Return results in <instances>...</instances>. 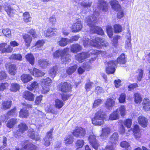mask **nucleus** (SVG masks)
I'll return each instance as SVG.
<instances>
[{"label":"nucleus","instance_id":"1","mask_svg":"<svg viewBox=\"0 0 150 150\" xmlns=\"http://www.w3.org/2000/svg\"><path fill=\"white\" fill-rule=\"evenodd\" d=\"M99 14L98 10L97 9H95L93 15L91 16H88L87 17L85 21L88 25L91 27L90 30L91 32L102 35L104 34V32L101 28L95 25Z\"/></svg>","mask_w":150,"mask_h":150},{"label":"nucleus","instance_id":"2","mask_svg":"<svg viewBox=\"0 0 150 150\" xmlns=\"http://www.w3.org/2000/svg\"><path fill=\"white\" fill-rule=\"evenodd\" d=\"M83 45L84 47L91 45L98 48H101V45L107 47L108 43L104 39L99 37L95 38L92 40L88 38H85L83 39Z\"/></svg>","mask_w":150,"mask_h":150},{"label":"nucleus","instance_id":"3","mask_svg":"<svg viewBox=\"0 0 150 150\" xmlns=\"http://www.w3.org/2000/svg\"><path fill=\"white\" fill-rule=\"evenodd\" d=\"M126 62L125 55L122 54L117 58V61H111L108 63V65L106 69V73L108 74L113 73L115 71V67L117 63L124 64Z\"/></svg>","mask_w":150,"mask_h":150},{"label":"nucleus","instance_id":"4","mask_svg":"<svg viewBox=\"0 0 150 150\" xmlns=\"http://www.w3.org/2000/svg\"><path fill=\"white\" fill-rule=\"evenodd\" d=\"M92 51V50H91ZM93 52H90V53L85 52H82L81 53L78 54L76 56V59L80 63L82 62L86 58L90 56L89 53H91L92 54H101L103 56L107 57H111L110 55H108L107 53L104 51L102 52L101 51L97 50H92Z\"/></svg>","mask_w":150,"mask_h":150},{"label":"nucleus","instance_id":"5","mask_svg":"<svg viewBox=\"0 0 150 150\" xmlns=\"http://www.w3.org/2000/svg\"><path fill=\"white\" fill-rule=\"evenodd\" d=\"M118 139V134L117 133H114L111 136L110 140L107 144L106 149L108 150H114L116 147L115 144Z\"/></svg>","mask_w":150,"mask_h":150},{"label":"nucleus","instance_id":"6","mask_svg":"<svg viewBox=\"0 0 150 150\" xmlns=\"http://www.w3.org/2000/svg\"><path fill=\"white\" fill-rule=\"evenodd\" d=\"M86 134L85 129L82 127H76L73 132V134L76 137L80 138L83 137Z\"/></svg>","mask_w":150,"mask_h":150},{"label":"nucleus","instance_id":"7","mask_svg":"<svg viewBox=\"0 0 150 150\" xmlns=\"http://www.w3.org/2000/svg\"><path fill=\"white\" fill-rule=\"evenodd\" d=\"M51 82V79L49 78L43 79L42 82V93H46L49 91V87Z\"/></svg>","mask_w":150,"mask_h":150},{"label":"nucleus","instance_id":"8","mask_svg":"<svg viewBox=\"0 0 150 150\" xmlns=\"http://www.w3.org/2000/svg\"><path fill=\"white\" fill-rule=\"evenodd\" d=\"M88 140L90 145L94 149L96 150L98 149L99 144L98 141L96 139V136L93 133L89 136Z\"/></svg>","mask_w":150,"mask_h":150},{"label":"nucleus","instance_id":"9","mask_svg":"<svg viewBox=\"0 0 150 150\" xmlns=\"http://www.w3.org/2000/svg\"><path fill=\"white\" fill-rule=\"evenodd\" d=\"M18 129L14 132V136L16 137L21 135L25 131L27 130L28 127L26 124L24 123H22L18 125Z\"/></svg>","mask_w":150,"mask_h":150},{"label":"nucleus","instance_id":"10","mask_svg":"<svg viewBox=\"0 0 150 150\" xmlns=\"http://www.w3.org/2000/svg\"><path fill=\"white\" fill-rule=\"evenodd\" d=\"M58 88L62 92H67L71 91V85L69 83L67 82H62L59 84Z\"/></svg>","mask_w":150,"mask_h":150},{"label":"nucleus","instance_id":"11","mask_svg":"<svg viewBox=\"0 0 150 150\" xmlns=\"http://www.w3.org/2000/svg\"><path fill=\"white\" fill-rule=\"evenodd\" d=\"M82 28V24L81 21L78 20L73 23L71 26L73 32H77L80 31Z\"/></svg>","mask_w":150,"mask_h":150},{"label":"nucleus","instance_id":"12","mask_svg":"<svg viewBox=\"0 0 150 150\" xmlns=\"http://www.w3.org/2000/svg\"><path fill=\"white\" fill-rule=\"evenodd\" d=\"M69 51V49L66 48V52L62 54L61 57V61L63 64H68L71 61L70 55L68 54Z\"/></svg>","mask_w":150,"mask_h":150},{"label":"nucleus","instance_id":"13","mask_svg":"<svg viewBox=\"0 0 150 150\" xmlns=\"http://www.w3.org/2000/svg\"><path fill=\"white\" fill-rule=\"evenodd\" d=\"M92 4V2L90 0H85L81 2L80 4L82 7V8L81 9V12L83 13H86V10L87 8L90 7Z\"/></svg>","mask_w":150,"mask_h":150},{"label":"nucleus","instance_id":"14","mask_svg":"<svg viewBox=\"0 0 150 150\" xmlns=\"http://www.w3.org/2000/svg\"><path fill=\"white\" fill-rule=\"evenodd\" d=\"M57 32V29L55 28L49 27L44 32V35L50 38L55 35Z\"/></svg>","mask_w":150,"mask_h":150},{"label":"nucleus","instance_id":"15","mask_svg":"<svg viewBox=\"0 0 150 150\" xmlns=\"http://www.w3.org/2000/svg\"><path fill=\"white\" fill-rule=\"evenodd\" d=\"M13 48L10 46L7 45L6 43L0 44V50L1 51L2 53L11 52L13 50Z\"/></svg>","mask_w":150,"mask_h":150},{"label":"nucleus","instance_id":"16","mask_svg":"<svg viewBox=\"0 0 150 150\" xmlns=\"http://www.w3.org/2000/svg\"><path fill=\"white\" fill-rule=\"evenodd\" d=\"M107 117V116L105 112L102 110L100 109L96 113L94 118L104 120H107L108 118Z\"/></svg>","mask_w":150,"mask_h":150},{"label":"nucleus","instance_id":"17","mask_svg":"<svg viewBox=\"0 0 150 150\" xmlns=\"http://www.w3.org/2000/svg\"><path fill=\"white\" fill-rule=\"evenodd\" d=\"M53 130V129H51L50 131L47 132L46 135L44 139L45 141L44 144L46 146H48L50 144V141L52 138V133Z\"/></svg>","mask_w":150,"mask_h":150},{"label":"nucleus","instance_id":"18","mask_svg":"<svg viewBox=\"0 0 150 150\" xmlns=\"http://www.w3.org/2000/svg\"><path fill=\"white\" fill-rule=\"evenodd\" d=\"M23 97L25 99L30 101H33L34 99V95L31 92L25 91L23 93Z\"/></svg>","mask_w":150,"mask_h":150},{"label":"nucleus","instance_id":"19","mask_svg":"<svg viewBox=\"0 0 150 150\" xmlns=\"http://www.w3.org/2000/svg\"><path fill=\"white\" fill-rule=\"evenodd\" d=\"M29 71L32 75L37 77H41L45 74L44 72L36 68H34L33 70L30 69Z\"/></svg>","mask_w":150,"mask_h":150},{"label":"nucleus","instance_id":"20","mask_svg":"<svg viewBox=\"0 0 150 150\" xmlns=\"http://www.w3.org/2000/svg\"><path fill=\"white\" fill-rule=\"evenodd\" d=\"M139 124L142 127H145L147 126L148 121L147 119L143 116H140L138 117Z\"/></svg>","mask_w":150,"mask_h":150},{"label":"nucleus","instance_id":"21","mask_svg":"<svg viewBox=\"0 0 150 150\" xmlns=\"http://www.w3.org/2000/svg\"><path fill=\"white\" fill-rule=\"evenodd\" d=\"M110 129L108 127H105L102 129V132L100 137L103 139H105L110 133Z\"/></svg>","mask_w":150,"mask_h":150},{"label":"nucleus","instance_id":"22","mask_svg":"<svg viewBox=\"0 0 150 150\" xmlns=\"http://www.w3.org/2000/svg\"><path fill=\"white\" fill-rule=\"evenodd\" d=\"M98 6L100 9L102 11H106L108 10V5L104 0H99Z\"/></svg>","mask_w":150,"mask_h":150},{"label":"nucleus","instance_id":"23","mask_svg":"<svg viewBox=\"0 0 150 150\" xmlns=\"http://www.w3.org/2000/svg\"><path fill=\"white\" fill-rule=\"evenodd\" d=\"M143 109L145 111H149L150 110V101L149 99L145 98L142 103Z\"/></svg>","mask_w":150,"mask_h":150},{"label":"nucleus","instance_id":"24","mask_svg":"<svg viewBox=\"0 0 150 150\" xmlns=\"http://www.w3.org/2000/svg\"><path fill=\"white\" fill-rule=\"evenodd\" d=\"M133 131L134 133L135 138L137 140L139 139L141 137V134L139 125H134L133 129Z\"/></svg>","mask_w":150,"mask_h":150},{"label":"nucleus","instance_id":"25","mask_svg":"<svg viewBox=\"0 0 150 150\" xmlns=\"http://www.w3.org/2000/svg\"><path fill=\"white\" fill-rule=\"evenodd\" d=\"M110 5L112 8L115 11H119L121 9V6L118 1L116 0H111L110 1Z\"/></svg>","mask_w":150,"mask_h":150},{"label":"nucleus","instance_id":"26","mask_svg":"<svg viewBox=\"0 0 150 150\" xmlns=\"http://www.w3.org/2000/svg\"><path fill=\"white\" fill-rule=\"evenodd\" d=\"M82 49L81 46L78 44H73L71 47L70 50L71 52L76 53L80 51Z\"/></svg>","mask_w":150,"mask_h":150},{"label":"nucleus","instance_id":"27","mask_svg":"<svg viewBox=\"0 0 150 150\" xmlns=\"http://www.w3.org/2000/svg\"><path fill=\"white\" fill-rule=\"evenodd\" d=\"M11 101L7 100L4 101L1 104V109L5 110L9 108L11 106Z\"/></svg>","mask_w":150,"mask_h":150},{"label":"nucleus","instance_id":"28","mask_svg":"<svg viewBox=\"0 0 150 150\" xmlns=\"http://www.w3.org/2000/svg\"><path fill=\"white\" fill-rule=\"evenodd\" d=\"M23 37L25 42L26 46L29 47L32 40V38L31 36L28 34H25L23 35Z\"/></svg>","mask_w":150,"mask_h":150},{"label":"nucleus","instance_id":"29","mask_svg":"<svg viewBox=\"0 0 150 150\" xmlns=\"http://www.w3.org/2000/svg\"><path fill=\"white\" fill-rule=\"evenodd\" d=\"M21 79L24 83H25L29 82L32 79L30 76L29 74H23L21 76Z\"/></svg>","mask_w":150,"mask_h":150},{"label":"nucleus","instance_id":"30","mask_svg":"<svg viewBox=\"0 0 150 150\" xmlns=\"http://www.w3.org/2000/svg\"><path fill=\"white\" fill-rule=\"evenodd\" d=\"M58 70V68L56 66H54L51 68L49 71V74L52 77L54 78L56 75Z\"/></svg>","mask_w":150,"mask_h":150},{"label":"nucleus","instance_id":"31","mask_svg":"<svg viewBox=\"0 0 150 150\" xmlns=\"http://www.w3.org/2000/svg\"><path fill=\"white\" fill-rule=\"evenodd\" d=\"M66 52V48H65L64 50L59 49L53 54V57L55 58H58L60 56L61 57L62 54L65 53Z\"/></svg>","mask_w":150,"mask_h":150},{"label":"nucleus","instance_id":"32","mask_svg":"<svg viewBox=\"0 0 150 150\" xmlns=\"http://www.w3.org/2000/svg\"><path fill=\"white\" fill-rule=\"evenodd\" d=\"M16 67L14 64L10 65L8 67V72L9 74L12 75H14L16 74Z\"/></svg>","mask_w":150,"mask_h":150},{"label":"nucleus","instance_id":"33","mask_svg":"<svg viewBox=\"0 0 150 150\" xmlns=\"http://www.w3.org/2000/svg\"><path fill=\"white\" fill-rule=\"evenodd\" d=\"M18 122L17 119L13 118L9 120L6 124L7 126L10 128H12L14 125Z\"/></svg>","mask_w":150,"mask_h":150},{"label":"nucleus","instance_id":"34","mask_svg":"<svg viewBox=\"0 0 150 150\" xmlns=\"http://www.w3.org/2000/svg\"><path fill=\"white\" fill-rule=\"evenodd\" d=\"M4 8L5 11L9 16H11L12 14L14 13L15 11L11 8L10 5L8 4L5 5Z\"/></svg>","mask_w":150,"mask_h":150},{"label":"nucleus","instance_id":"35","mask_svg":"<svg viewBox=\"0 0 150 150\" xmlns=\"http://www.w3.org/2000/svg\"><path fill=\"white\" fill-rule=\"evenodd\" d=\"M69 39L62 38L58 42V44L61 46L64 47L69 43Z\"/></svg>","mask_w":150,"mask_h":150},{"label":"nucleus","instance_id":"36","mask_svg":"<svg viewBox=\"0 0 150 150\" xmlns=\"http://www.w3.org/2000/svg\"><path fill=\"white\" fill-rule=\"evenodd\" d=\"M116 111L119 114L120 112V114L122 116H123L125 114V106L124 105L120 106Z\"/></svg>","mask_w":150,"mask_h":150},{"label":"nucleus","instance_id":"37","mask_svg":"<svg viewBox=\"0 0 150 150\" xmlns=\"http://www.w3.org/2000/svg\"><path fill=\"white\" fill-rule=\"evenodd\" d=\"M38 64L41 67L45 68L49 65V63L46 60L40 59L38 61Z\"/></svg>","mask_w":150,"mask_h":150},{"label":"nucleus","instance_id":"38","mask_svg":"<svg viewBox=\"0 0 150 150\" xmlns=\"http://www.w3.org/2000/svg\"><path fill=\"white\" fill-rule=\"evenodd\" d=\"M77 67L76 65L69 67L66 69V72L68 74L71 75L76 70Z\"/></svg>","mask_w":150,"mask_h":150},{"label":"nucleus","instance_id":"39","mask_svg":"<svg viewBox=\"0 0 150 150\" xmlns=\"http://www.w3.org/2000/svg\"><path fill=\"white\" fill-rule=\"evenodd\" d=\"M26 58L27 61L32 65H33L34 62V58L33 55L31 54H28L26 55Z\"/></svg>","mask_w":150,"mask_h":150},{"label":"nucleus","instance_id":"40","mask_svg":"<svg viewBox=\"0 0 150 150\" xmlns=\"http://www.w3.org/2000/svg\"><path fill=\"white\" fill-rule=\"evenodd\" d=\"M64 141L67 144H71L74 141L73 137L72 135H68L65 137Z\"/></svg>","mask_w":150,"mask_h":150},{"label":"nucleus","instance_id":"41","mask_svg":"<svg viewBox=\"0 0 150 150\" xmlns=\"http://www.w3.org/2000/svg\"><path fill=\"white\" fill-rule=\"evenodd\" d=\"M92 123L96 125L100 126L103 124L104 122V120H99L98 119L93 118L92 119Z\"/></svg>","mask_w":150,"mask_h":150},{"label":"nucleus","instance_id":"42","mask_svg":"<svg viewBox=\"0 0 150 150\" xmlns=\"http://www.w3.org/2000/svg\"><path fill=\"white\" fill-rule=\"evenodd\" d=\"M115 101L112 99H108L106 102L105 105L108 108L112 107L115 104Z\"/></svg>","mask_w":150,"mask_h":150},{"label":"nucleus","instance_id":"43","mask_svg":"<svg viewBox=\"0 0 150 150\" xmlns=\"http://www.w3.org/2000/svg\"><path fill=\"white\" fill-rule=\"evenodd\" d=\"M131 36L130 34H129V36L127 38V40L126 41L125 48L126 49H130L131 48L132 45L131 44Z\"/></svg>","mask_w":150,"mask_h":150},{"label":"nucleus","instance_id":"44","mask_svg":"<svg viewBox=\"0 0 150 150\" xmlns=\"http://www.w3.org/2000/svg\"><path fill=\"white\" fill-rule=\"evenodd\" d=\"M119 117L118 113L115 111L110 115L109 119L111 120H117L118 119Z\"/></svg>","mask_w":150,"mask_h":150},{"label":"nucleus","instance_id":"45","mask_svg":"<svg viewBox=\"0 0 150 150\" xmlns=\"http://www.w3.org/2000/svg\"><path fill=\"white\" fill-rule=\"evenodd\" d=\"M29 114L28 111L25 110L24 108L21 109L19 112V116L22 118H26L28 116Z\"/></svg>","mask_w":150,"mask_h":150},{"label":"nucleus","instance_id":"46","mask_svg":"<svg viewBox=\"0 0 150 150\" xmlns=\"http://www.w3.org/2000/svg\"><path fill=\"white\" fill-rule=\"evenodd\" d=\"M16 108L14 107L13 109H11V110L8 111L6 115L5 116V119L6 120L8 119L9 117L11 116H14L16 115Z\"/></svg>","mask_w":150,"mask_h":150},{"label":"nucleus","instance_id":"47","mask_svg":"<svg viewBox=\"0 0 150 150\" xmlns=\"http://www.w3.org/2000/svg\"><path fill=\"white\" fill-rule=\"evenodd\" d=\"M11 85L10 89L11 91L16 92L19 89V85L16 83H13Z\"/></svg>","mask_w":150,"mask_h":150},{"label":"nucleus","instance_id":"48","mask_svg":"<svg viewBox=\"0 0 150 150\" xmlns=\"http://www.w3.org/2000/svg\"><path fill=\"white\" fill-rule=\"evenodd\" d=\"M64 105L63 101L57 99L55 100V106L58 109L61 108Z\"/></svg>","mask_w":150,"mask_h":150},{"label":"nucleus","instance_id":"49","mask_svg":"<svg viewBox=\"0 0 150 150\" xmlns=\"http://www.w3.org/2000/svg\"><path fill=\"white\" fill-rule=\"evenodd\" d=\"M134 96V102L137 103H140L142 100V98L140 95L138 93H135Z\"/></svg>","mask_w":150,"mask_h":150},{"label":"nucleus","instance_id":"50","mask_svg":"<svg viewBox=\"0 0 150 150\" xmlns=\"http://www.w3.org/2000/svg\"><path fill=\"white\" fill-rule=\"evenodd\" d=\"M44 43L45 42L44 40H39L36 42L35 46L38 49L41 50Z\"/></svg>","mask_w":150,"mask_h":150},{"label":"nucleus","instance_id":"51","mask_svg":"<svg viewBox=\"0 0 150 150\" xmlns=\"http://www.w3.org/2000/svg\"><path fill=\"white\" fill-rule=\"evenodd\" d=\"M22 56L19 54H13L9 57V59H12L17 60L21 61L22 60Z\"/></svg>","mask_w":150,"mask_h":150},{"label":"nucleus","instance_id":"52","mask_svg":"<svg viewBox=\"0 0 150 150\" xmlns=\"http://www.w3.org/2000/svg\"><path fill=\"white\" fill-rule=\"evenodd\" d=\"M84 143V142L83 140L79 139L76 141L75 143V146L77 149L82 148Z\"/></svg>","mask_w":150,"mask_h":150},{"label":"nucleus","instance_id":"53","mask_svg":"<svg viewBox=\"0 0 150 150\" xmlns=\"http://www.w3.org/2000/svg\"><path fill=\"white\" fill-rule=\"evenodd\" d=\"M94 86L93 83L91 82H87L85 85V88L87 91H89Z\"/></svg>","mask_w":150,"mask_h":150},{"label":"nucleus","instance_id":"54","mask_svg":"<svg viewBox=\"0 0 150 150\" xmlns=\"http://www.w3.org/2000/svg\"><path fill=\"white\" fill-rule=\"evenodd\" d=\"M23 20L25 22H29L31 20V18L30 16V15L28 12H25L23 14Z\"/></svg>","mask_w":150,"mask_h":150},{"label":"nucleus","instance_id":"55","mask_svg":"<svg viewBox=\"0 0 150 150\" xmlns=\"http://www.w3.org/2000/svg\"><path fill=\"white\" fill-rule=\"evenodd\" d=\"M38 87V83L36 81L32 83L31 85L27 87L28 89L30 91H32L33 89L36 88Z\"/></svg>","mask_w":150,"mask_h":150},{"label":"nucleus","instance_id":"56","mask_svg":"<svg viewBox=\"0 0 150 150\" xmlns=\"http://www.w3.org/2000/svg\"><path fill=\"white\" fill-rule=\"evenodd\" d=\"M106 31L108 36L111 38L113 35V31L112 27L108 25L107 27Z\"/></svg>","mask_w":150,"mask_h":150},{"label":"nucleus","instance_id":"57","mask_svg":"<svg viewBox=\"0 0 150 150\" xmlns=\"http://www.w3.org/2000/svg\"><path fill=\"white\" fill-rule=\"evenodd\" d=\"M2 33L6 36L9 37L11 35V33L10 30L8 28L3 29L2 31Z\"/></svg>","mask_w":150,"mask_h":150},{"label":"nucleus","instance_id":"58","mask_svg":"<svg viewBox=\"0 0 150 150\" xmlns=\"http://www.w3.org/2000/svg\"><path fill=\"white\" fill-rule=\"evenodd\" d=\"M114 30L115 33L120 32L122 30L121 26L119 24H115L114 26Z\"/></svg>","mask_w":150,"mask_h":150},{"label":"nucleus","instance_id":"59","mask_svg":"<svg viewBox=\"0 0 150 150\" xmlns=\"http://www.w3.org/2000/svg\"><path fill=\"white\" fill-rule=\"evenodd\" d=\"M8 86V84L7 83H2L0 85V91H4L5 90Z\"/></svg>","mask_w":150,"mask_h":150},{"label":"nucleus","instance_id":"60","mask_svg":"<svg viewBox=\"0 0 150 150\" xmlns=\"http://www.w3.org/2000/svg\"><path fill=\"white\" fill-rule=\"evenodd\" d=\"M132 123V120L130 119H127L125 121L124 125L127 128H129L131 126Z\"/></svg>","mask_w":150,"mask_h":150},{"label":"nucleus","instance_id":"61","mask_svg":"<svg viewBox=\"0 0 150 150\" xmlns=\"http://www.w3.org/2000/svg\"><path fill=\"white\" fill-rule=\"evenodd\" d=\"M102 100L100 99H98L95 100L93 104V108L97 107L98 105L101 103Z\"/></svg>","mask_w":150,"mask_h":150},{"label":"nucleus","instance_id":"62","mask_svg":"<svg viewBox=\"0 0 150 150\" xmlns=\"http://www.w3.org/2000/svg\"><path fill=\"white\" fill-rule=\"evenodd\" d=\"M7 77V74L4 71H0V80L5 79Z\"/></svg>","mask_w":150,"mask_h":150},{"label":"nucleus","instance_id":"63","mask_svg":"<svg viewBox=\"0 0 150 150\" xmlns=\"http://www.w3.org/2000/svg\"><path fill=\"white\" fill-rule=\"evenodd\" d=\"M120 38V36L118 35L114 37L112 41V44L115 47L117 45L118 40Z\"/></svg>","mask_w":150,"mask_h":150},{"label":"nucleus","instance_id":"64","mask_svg":"<svg viewBox=\"0 0 150 150\" xmlns=\"http://www.w3.org/2000/svg\"><path fill=\"white\" fill-rule=\"evenodd\" d=\"M125 94L124 93H122L119 98V102L121 103H124L125 101Z\"/></svg>","mask_w":150,"mask_h":150}]
</instances>
